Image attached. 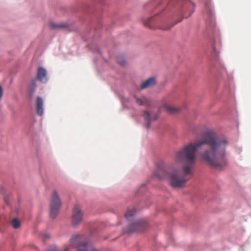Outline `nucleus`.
Here are the masks:
<instances>
[{
  "instance_id": "nucleus-1",
  "label": "nucleus",
  "mask_w": 251,
  "mask_h": 251,
  "mask_svg": "<svg viewBox=\"0 0 251 251\" xmlns=\"http://www.w3.org/2000/svg\"><path fill=\"white\" fill-rule=\"evenodd\" d=\"M228 144L226 137L218 138L210 134H204L201 139L189 143L176 152V164H183L180 170L174 168L164 176L157 172L154 173V175L159 178L166 177L174 188L182 187L193 175L196 153L200 148L204 145H207L209 149L201 154L202 159L212 167L222 169L227 164L226 148Z\"/></svg>"
},
{
  "instance_id": "nucleus-2",
  "label": "nucleus",
  "mask_w": 251,
  "mask_h": 251,
  "mask_svg": "<svg viewBox=\"0 0 251 251\" xmlns=\"http://www.w3.org/2000/svg\"><path fill=\"white\" fill-rule=\"evenodd\" d=\"M71 246L74 248H82L84 250L78 251H97L93 244L87 241L83 235H76L71 239Z\"/></svg>"
},
{
  "instance_id": "nucleus-3",
  "label": "nucleus",
  "mask_w": 251,
  "mask_h": 251,
  "mask_svg": "<svg viewBox=\"0 0 251 251\" xmlns=\"http://www.w3.org/2000/svg\"><path fill=\"white\" fill-rule=\"evenodd\" d=\"M61 206V202L56 191H54L50 202V217L52 219L56 217Z\"/></svg>"
},
{
  "instance_id": "nucleus-4",
  "label": "nucleus",
  "mask_w": 251,
  "mask_h": 251,
  "mask_svg": "<svg viewBox=\"0 0 251 251\" xmlns=\"http://www.w3.org/2000/svg\"><path fill=\"white\" fill-rule=\"evenodd\" d=\"M147 223L146 221L143 220H138L133 224L129 226L128 231H143L147 228Z\"/></svg>"
},
{
  "instance_id": "nucleus-5",
  "label": "nucleus",
  "mask_w": 251,
  "mask_h": 251,
  "mask_svg": "<svg viewBox=\"0 0 251 251\" xmlns=\"http://www.w3.org/2000/svg\"><path fill=\"white\" fill-rule=\"evenodd\" d=\"M82 221V213L79 205H75L73 211L72 223L74 226H77Z\"/></svg>"
},
{
  "instance_id": "nucleus-6",
  "label": "nucleus",
  "mask_w": 251,
  "mask_h": 251,
  "mask_svg": "<svg viewBox=\"0 0 251 251\" xmlns=\"http://www.w3.org/2000/svg\"><path fill=\"white\" fill-rule=\"evenodd\" d=\"M159 116L157 113H154L152 111H146L144 112L143 117L145 120L147 122L146 125V128H149L151 125V122L156 120Z\"/></svg>"
},
{
  "instance_id": "nucleus-7",
  "label": "nucleus",
  "mask_w": 251,
  "mask_h": 251,
  "mask_svg": "<svg viewBox=\"0 0 251 251\" xmlns=\"http://www.w3.org/2000/svg\"><path fill=\"white\" fill-rule=\"evenodd\" d=\"M37 78L42 82L45 83L47 81V71L44 68L42 67H39L38 68Z\"/></svg>"
},
{
  "instance_id": "nucleus-8",
  "label": "nucleus",
  "mask_w": 251,
  "mask_h": 251,
  "mask_svg": "<svg viewBox=\"0 0 251 251\" xmlns=\"http://www.w3.org/2000/svg\"><path fill=\"white\" fill-rule=\"evenodd\" d=\"M36 110L38 115L42 116L43 114V100L40 97L36 99Z\"/></svg>"
},
{
  "instance_id": "nucleus-9",
  "label": "nucleus",
  "mask_w": 251,
  "mask_h": 251,
  "mask_svg": "<svg viewBox=\"0 0 251 251\" xmlns=\"http://www.w3.org/2000/svg\"><path fill=\"white\" fill-rule=\"evenodd\" d=\"M155 79L153 77L150 78L149 79H147L145 81L143 82L141 85V88L142 89L147 88L148 87H151L155 85Z\"/></svg>"
},
{
  "instance_id": "nucleus-10",
  "label": "nucleus",
  "mask_w": 251,
  "mask_h": 251,
  "mask_svg": "<svg viewBox=\"0 0 251 251\" xmlns=\"http://www.w3.org/2000/svg\"><path fill=\"white\" fill-rule=\"evenodd\" d=\"M164 108L166 111L170 114H176L179 112L181 109L178 107H175L171 105H165Z\"/></svg>"
},
{
  "instance_id": "nucleus-11",
  "label": "nucleus",
  "mask_w": 251,
  "mask_h": 251,
  "mask_svg": "<svg viewBox=\"0 0 251 251\" xmlns=\"http://www.w3.org/2000/svg\"><path fill=\"white\" fill-rule=\"evenodd\" d=\"M135 98L136 99V102L139 105H149L150 104V100L145 96H143L141 98H138V97L135 96Z\"/></svg>"
},
{
  "instance_id": "nucleus-12",
  "label": "nucleus",
  "mask_w": 251,
  "mask_h": 251,
  "mask_svg": "<svg viewBox=\"0 0 251 251\" xmlns=\"http://www.w3.org/2000/svg\"><path fill=\"white\" fill-rule=\"evenodd\" d=\"M50 27L52 29H57V28H64L67 27V25L66 24H56V23H51L50 24Z\"/></svg>"
},
{
  "instance_id": "nucleus-13",
  "label": "nucleus",
  "mask_w": 251,
  "mask_h": 251,
  "mask_svg": "<svg viewBox=\"0 0 251 251\" xmlns=\"http://www.w3.org/2000/svg\"><path fill=\"white\" fill-rule=\"evenodd\" d=\"M135 212L136 211L134 208L129 209L125 214V216L127 219L130 220V218L135 214Z\"/></svg>"
},
{
  "instance_id": "nucleus-14",
  "label": "nucleus",
  "mask_w": 251,
  "mask_h": 251,
  "mask_svg": "<svg viewBox=\"0 0 251 251\" xmlns=\"http://www.w3.org/2000/svg\"><path fill=\"white\" fill-rule=\"evenodd\" d=\"M11 224L15 229L19 228L21 226L20 221L16 218H15L11 221Z\"/></svg>"
},
{
  "instance_id": "nucleus-15",
  "label": "nucleus",
  "mask_w": 251,
  "mask_h": 251,
  "mask_svg": "<svg viewBox=\"0 0 251 251\" xmlns=\"http://www.w3.org/2000/svg\"><path fill=\"white\" fill-rule=\"evenodd\" d=\"M36 80L35 79L33 80L30 84L29 86V91H30V95H32L33 92L35 91V88H36Z\"/></svg>"
},
{
  "instance_id": "nucleus-16",
  "label": "nucleus",
  "mask_w": 251,
  "mask_h": 251,
  "mask_svg": "<svg viewBox=\"0 0 251 251\" xmlns=\"http://www.w3.org/2000/svg\"><path fill=\"white\" fill-rule=\"evenodd\" d=\"M117 61L119 64L122 66H124L126 64V61L122 56H119L117 57Z\"/></svg>"
},
{
  "instance_id": "nucleus-17",
  "label": "nucleus",
  "mask_w": 251,
  "mask_h": 251,
  "mask_svg": "<svg viewBox=\"0 0 251 251\" xmlns=\"http://www.w3.org/2000/svg\"><path fill=\"white\" fill-rule=\"evenodd\" d=\"M47 251H60V250L56 246H53L50 247V248H49V249H48Z\"/></svg>"
},
{
  "instance_id": "nucleus-18",
  "label": "nucleus",
  "mask_w": 251,
  "mask_h": 251,
  "mask_svg": "<svg viewBox=\"0 0 251 251\" xmlns=\"http://www.w3.org/2000/svg\"><path fill=\"white\" fill-rule=\"evenodd\" d=\"M3 89L1 86H0V100H1L2 96L3 95Z\"/></svg>"
},
{
  "instance_id": "nucleus-19",
  "label": "nucleus",
  "mask_w": 251,
  "mask_h": 251,
  "mask_svg": "<svg viewBox=\"0 0 251 251\" xmlns=\"http://www.w3.org/2000/svg\"><path fill=\"white\" fill-rule=\"evenodd\" d=\"M70 250V247H67L64 249V251H69Z\"/></svg>"
},
{
  "instance_id": "nucleus-20",
  "label": "nucleus",
  "mask_w": 251,
  "mask_h": 251,
  "mask_svg": "<svg viewBox=\"0 0 251 251\" xmlns=\"http://www.w3.org/2000/svg\"><path fill=\"white\" fill-rule=\"evenodd\" d=\"M145 25L146 26H148V27H150V25L146 23H145Z\"/></svg>"
},
{
  "instance_id": "nucleus-21",
  "label": "nucleus",
  "mask_w": 251,
  "mask_h": 251,
  "mask_svg": "<svg viewBox=\"0 0 251 251\" xmlns=\"http://www.w3.org/2000/svg\"><path fill=\"white\" fill-rule=\"evenodd\" d=\"M182 20V19H181L180 20H179L178 21H177V22H176V23H177L178 22H180V21H181Z\"/></svg>"
},
{
  "instance_id": "nucleus-22",
  "label": "nucleus",
  "mask_w": 251,
  "mask_h": 251,
  "mask_svg": "<svg viewBox=\"0 0 251 251\" xmlns=\"http://www.w3.org/2000/svg\"><path fill=\"white\" fill-rule=\"evenodd\" d=\"M170 27H167L166 28H164V30H167V29H170Z\"/></svg>"
},
{
  "instance_id": "nucleus-23",
  "label": "nucleus",
  "mask_w": 251,
  "mask_h": 251,
  "mask_svg": "<svg viewBox=\"0 0 251 251\" xmlns=\"http://www.w3.org/2000/svg\"><path fill=\"white\" fill-rule=\"evenodd\" d=\"M5 201L6 202H7V201L6 199H5Z\"/></svg>"
}]
</instances>
